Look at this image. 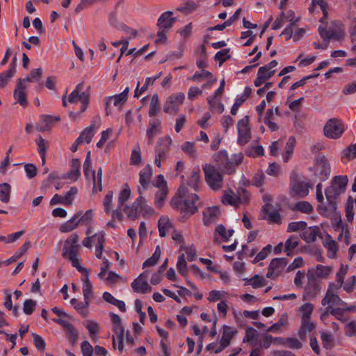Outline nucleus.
<instances>
[{"label":"nucleus","mask_w":356,"mask_h":356,"mask_svg":"<svg viewBox=\"0 0 356 356\" xmlns=\"http://www.w3.org/2000/svg\"><path fill=\"white\" fill-rule=\"evenodd\" d=\"M177 194L179 197L172 200L173 207L179 210L180 213H186L188 215H194L197 212L201 203L197 194H189L188 188L184 184L179 186Z\"/></svg>","instance_id":"f257e3e1"},{"label":"nucleus","mask_w":356,"mask_h":356,"mask_svg":"<svg viewBox=\"0 0 356 356\" xmlns=\"http://www.w3.org/2000/svg\"><path fill=\"white\" fill-rule=\"evenodd\" d=\"M213 159L219 169L232 175L235 172L236 167L241 164L243 156L241 154H234L233 158L229 159L227 151L222 149L214 154Z\"/></svg>","instance_id":"f03ea898"},{"label":"nucleus","mask_w":356,"mask_h":356,"mask_svg":"<svg viewBox=\"0 0 356 356\" xmlns=\"http://www.w3.org/2000/svg\"><path fill=\"white\" fill-rule=\"evenodd\" d=\"M342 193L336 186L331 185L325 190V195L327 202V205L318 204L317 211L320 215L328 217L337 210L336 199Z\"/></svg>","instance_id":"7ed1b4c3"},{"label":"nucleus","mask_w":356,"mask_h":356,"mask_svg":"<svg viewBox=\"0 0 356 356\" xmlns=\"http://www.w3.org/2000/svg\"><path fill=\"white\" fill-rule=\"evenodd\" d=\"M78 242L79 236L77 234L74 233L65 240L62 250V257L65 259H67L74 268H78L79 264L80 263L78 258V252L80 245Z\"/></svg>","instance_id":"20e7f679"},{"label":"nucleus","mask_w":356,"mask_h":356,"mask_svg":"<svg viewBox=\"0 0 356 356\" xmlns=\"http://www.w3.org/2000/svg\"><path fill=\"white\" fill-rule=\"evenodd\" d=\"M205 181L207 184L213 190H218L222 187V175L215 168L214 165L207 164L203 167Z\"/></svg>","instance_id":"39448f33"},{"label":"nucleus","mask_w":356,"mask_h":356,"mask_svg":"<svg viewBox=\"0 0 356 356\" xmlns=\"http://www.w3.org/2000/svg\"><path fill=\"white\" fill-rule=\"evenodd\" d=\"M345 131L343 122L338 118H331L325 123L323 131L327 138L332 139L339 138Z\"/></svg>","instance_id":"423d86ee"},{"label":"nucleus","mask_w":356,"mask_h":356,"mask_svg":"<svg viewBox=\"0 0 356 356\" xmlns=\"http://www.w3.org/2000/svg\"><path fill=\"white\" fill-rule=\"evenodd\" d=\"M129 92V88H126L120 94L108 96L104 98V108L106 115L108 116L111 115V111L110 109V104L113 102V106H115L118 110H121L127 100L128 94Z\"/></svg>","instance_id":"0eeeda50"},{"label":"nucleus","mask_w":356,"mask_h":356,"mask_svg":"<svg viewBox=\"0 0 356 356\" xmlns=\"http://www.w3.org/2000/svg\"><path fill=\"white\" fill-rule=\"evenodd\" d=\"M83 88V83H79L76 85L75 89L70 94L67 101L70 104H76L79 100L82 106L81 107V113H83L88 108L90 95L87 92H81Z\"/></svg>","instance_id":"6e6552de"},{"label":"nucleus","mask_w":356,"mask_h":356,"mask_svg":"<svg viewBox=\"0 0 356 356\" xmlns=\"http://www.w3.org/2000/svg\"><path fill=\"white\" fill-rule=\"evenodd\" d=\"M290 179L291 188L297 195L300 197H305L309 194V188L311 186L304 181H300L296 172H291Z\"/></svg>","instance_id":"1a4fd4ad"},{"label":"nucleus","mask_w":356,"mask_h":356,"mask_svg":"<svg viewBox=\"0 0 356 356\" xmlns=\"http://www.w3.org/2000/svg\"><path fill=\"white\" fill-rule=\"evenodd\" d=\"M185 99V95L183 92H177L172 94L166 99L164 106L163 111L166 113L171 114L173 112H177Z\"/></svg>","instance_id":"9d476101"},{"label":"nucleus","mask_w":356,"mask_h":356,"mask_svg":"<svg viewBox=\"0 0 356 356\" xmlns=\"http://www.w3.org/2000/svg\"><path fill=\"white\" fill-rule=\"evenodd\" d=\"M316 175L321 181H325L330 175V165L324 155L319 154L315 159Z\"/></svg>","instance_id":"9b49d317"},{"label":"nucleus","mask_w":356,"mask_h":356,"mask_svg":"<svg viewBox=\"0 0 356 356\" xmlns=\"http://www.w3.org/2000/svg\"><path fill=\"white\" fill-rule=\"evenodd\" d=\"M248 124L249 118L248 115L238 120L237 123L238 143L241 145H245L251 138V132Z\"/></svg>","instance_id":"f8f14e48"},{"label":"nucleus","mask_w":356,"mask_h":356,"mask_svg":"<svg viewBox=\"0 0 356 356\" xmlns=\"http://www.w3.org/2000/svg\"><path fill=\"white\" fill-rule=\"evenodd\" d=\"M138 193L140 194L139 197H138L131 205H126L123 211L126 213L128 218L135 220L138 218L140 210V202L143 201V190L140 187L138 188Z\"/></svg>","instance_id":"ddd939ff"},{"label":"nucleus","mask_w":356,"mask_h":356,"mask_svg":"<svg viewBox=\"0 0 356 356\" xmlns=\"http://www.w3.org/2000/svg\"><path fill=\"white\" fill-rule=\"evenodd\" d=\"M311 270H309L307 272L308 282L305 286V299H312L314 298L320 291L319 284L314 275L310 274Z\"/></svg>","instance_id":"4468645a"},{"label":"nucleus","mask_w":356,"mask_h":356,"mask_svg":"<svg viewBox=\"0 0 356 356\" xmlns=\"http://www.w3.org/2000/svg\"><path fill=\"white\" fill-rule=\"evenodd\" d=\"M220 213H221L219 207L213 206L207 207L202 213L204 225L208 226L218 220Z\"/></svg>","instance_id":"2eb2a0df"},{"label":"nucleus","mask_w":356,"mask_h":356,"mask_svg":"<svg viewBox=\"0 0 356 356\" xmlns=\"http://www.w3.org/2000/svg\"><path fill=\"white\" fill-rule=\"evenodd\" d=\"M288 264V260L286 258H275L271 260L268 268L266 277L273 278L276 270L282 269Z\"/></svg>","instance_id":"dca6fc26"},{"label":"nucleus","mask_w":356,"mask_h":356,"mask_svg":"<svg viewBox=\"0 0 356 356\" xmlns=\"http://www.w3.org/2000/svg\"><path fill=\"white\" fill-rule=\"evenodd\" d=\"M172 15V13L171 11H166L159 17L157 26L159 29H169L173 26L176 18L171 17Z\"/></svg>","instance_id":"f3484780"},{"label":"nucleus","mask_w":356,"mask_h":356,"mask_svg":"<svg viewBox=\"0 0 356 356\" xmlns=\"http://www.w3.org/2000/svg\"><path fill=\"white\" fill-rule=\"evenodd\" d=\"M161 133V121L159 119H152L149 121V128L147 130L148 143L152 144L154 137Z\"/></svg>","instance_id":"a211bd4d"},{"label":"nucleus","mask_w":356,"mask_h":356,"mask_svg":"<svg viewBox=\"0 0 356 356\" xmlns=\"http://www.w3.org/2000/svg\"><path fill=\"white\" fill-rule=\"evenodd\" d=\"M316 328V324L310 321V319H302L301 325L298 330V337L302 341H305L307 338V332H310Z\"/></svg>","instance_id":"6ab92c4d"},{"label":"nucleus","mask_w":356,"mask_h":356,"mask_svg":"<svg viewBox=\"0 0 356 356\" xmlns=\"http://www.w3.org/2000/svg\"><path fill=\"white\" fill-rule=\"evenodd\" d=\"M131 287L136 293H147L152 291V287L148 284L147 280L140 278H136L132 282Z\"/></svg>","instance_id":"aec40b11"},{"label":"nucleus","mask_w":356,"mask_h":356,"mask_svg":"<svg viewBox=\"0 0 356 356\" xmlns=\"http://www.w3.org/2000/svg\"><path fill=\"white\" fill-rule=\"evenodd\" d=\"M151 176L152 168L149 164H147L139 173V182L143 191L148 188Z\"/></svg>","instance_id":"412c9836"},{"label":"nucleus","mask_w":356,"mask_h":356,"mask_svg":"<svg viewBox=\"0 0 356 356\" xmlns=\"http://www.w3.org/2000/svg\"><path fill=\"white\" fill-rule=\"evenodd\" d=\"M81 211L77 212L70 220L60 227V231L63 233H67L76 229L79 224L77 219L81 216Z\"/></svg>","instance_id":"4be33fe9"},{"label":"nucleus","mask_w":356,"mask_h":356,"mask_svg":"<svg viewBox=\"0 0 356 356\" xmlns=\"http://www.w3.org/2000/svg\"><path fill=\"white\" fill-rule=\"evenodd\" d=\"M171 143L172 140L168 136L159 139L158 143L159 147L156 149V153H158L159 156H164L165 158L169 152Z\"/></svg>","instance_id":"5701e85b"},{"label":"nucleus","mask_w":356,"mask_h":356,"mask_svg":"<svg viewBox=\"0 0 356 356\" xmlns=\"http://www.w3.org/2000/svg\"><path fill=\"white\" fill-rule=\"evenodd\" d=\"M100 122V118L98 116H96L93 118L91 124L86 128L80 135L83 137L85 142L87 143H90L92 140V138L94 136V129L96 123H99Z\"/></svg>","instance_id":"b1692460"},{"label":"nucleus","mask_w":356,"mask_h":356,"mask_svg":"<svg viewBox=\"0 0 356 356\" xmlns=\"http://www.w3.org/2000/svg\"><path fill=\"white\" fill-rule=\"evenodd\" d=\"M270 205L265 204L262 207L263 213L267 216L265 219L268 220L270 222L280 224L282 222V218L280 213L277 211H269V207Z\"/></svg>","instance_id":"393cba45"},{"label":"nucleus","mask_w":356,"mask_h":356,"mask_svg":"<svg viewBox=\"0 0 356 356\" xmlns=\"http://www.w3.org/2000/svg\"><path fill=\"white\" fill-rule=\"evenodd\" d=\"M319 234V228L317 226H314L309 227L308 230L304 231L301 236L306 243H309L314 242Z\"/></svg>","instance_id":"a878e982"},{"label":"nucleus","mask_w":356,"mask_h":356,"mask_svg":"<svg viewBox=\"0 0 356 356\" xmlns=\"http://www.w3.org/2000/svg\"><path fill=\"white\" fill-rule=\"evenodd\" d=\"M172 228V224L167 216H162L158 221V229L159 236L165 237L166 236V231Z\"/></svg>","instance_id":"bb28decb"},{"label":"nucleus","mask_w":356,"mask_h":356,"mask_svg":"<svg viewBox=\"0 0 356 356\" xmlns=\"http://www.w3.org/2000/svg\"><path fill=\"white\" fill-rule=\"evenodd\" d=\"M324 246L327 249V256L331 259L334 258L338 251V245L337 242L332 239L330 234L327 235Z\"/></svg>","instance_id":"cd10ccee"},{"label":"nucleus","mask_w":356,"mask_h":356,"mask_svg":"<svg viewBox=\"0 0 356 356\" xmlns=\"http://www.w3.org/2000/svg\"><path fill=\"white\" fill-rule=\"evenodd\" d=\"M236 334V330H232L229 326L224 325L222 336L220 342H221L222 344L225 345L227 347L230 344L232 339Z\"/></svg>","instance_id":"c85d7f7f"},{"label":"nucleus","mask_w":356,"mask_h":356,"mask_svg":"<svg viewBox=\"0 0 356 356\" xmlns=\"http://www.w3.org/2000/svg\"><path fill=\"white\" fill-rule=\"evenodd\" d=\"M200 178V168L197 167L192 171L189 179L187 181V185L192 188L195 191H197Z\"/></svg>","instance_id":"c756f323"},{"label":"nucleus","mask_w":356,"mask_h":356,"mask_svg":"<svg viewBox=\"0 0 356 356\" xmlns=\"http://www.w3.org/2000/svg\"><path fill=\"white\" fill-rule=\"evenodd\" d=\"M296 142V138L293 136L289 138L285 146L284 152L282 154L283 160L285 163H287L289 161L290 157L293 154Z\"/></svg>","instance_id":"7c9ffc66"},{"label":"nucleus","mask_w":356,"mask_h":356,"mask_svg":"<svg viewBox=\"0 0 356 356\" xmlns=\"http://www.w3.org/2000/svg\"><path fill=\"white\" fill-rule=\"evenodd\" d=\"M234 232L233 229H227L223 225L220 224L216 227L214 235L218 234L222 237L223 241L227 242L232 236Z\"/></svg>","instance_id":"2f4dec72"},{"label":"nucleus","mask_w":356,"mask_h":356,"mask_svg":"<svg viewBox=\"0 0 356 356\" xmlns=\"http://www.w3.org/2000/svg\"><path fill=\"white\" fill-rule=\"evenodd\" d=\"M299 245V239L296 236H291L286 241L284 244V251L286 253L287 256H291V251L297 248Z\"/></svg>","instance_id":"473e14b6"},{"label":"nucleus","mask_w":356,"mask_h":356,"mask_svg":"<svg viewBox=\"0 0 356 356\" xmlns=\"http://www.w3.org/2000/svg\"><path fill=\"white\" fill-rule=\"evenodd\" d=\"M93 237H95V239L97 240V245L95 248V255L98 259L102 258V250L104 247L105 243V236L104 234L102 232H100L99 234L93 235Z\"/></svg>","instance_id":"72a5a7b5"},{"label":"nucleus","mask_w":356,"mask_h":356,"mask_svg":"<svg viewBox=\"0 0 356 356\" xmlns=\"http://www.w3.org/2000/svg\"><path fill=\"white\" fill-rule=\"evenodd\" d=\"M274 119V113H273V109L269 108L267 110L266 113V116L264 119V124L268 126V127L272 131H276L278 130L279 127L276 123L273 122V120Z\"/></svg>","instance_id":"f704fd0d"},{"label":"nucleus","mask_w":356,"mask_h":356,"mask_svg":"<svg viewBox=\"0 0 356 356\" xmlns=\"http://www.w3.org/2000/svg\"><path fill=\"white\" fill-rule=\"evenodd\" d=\"M161 248L159 245H157L155 248L154 252L151 257L146 259L143 264V268L151 267L156 265L161 256Z\"/></svg>","instance_id":"c9c22d12"},{"label":"nucleus","mask_w":356,"mask_h":356,"mask_svg":"<svg viewBox=\"0 0 356 356\" xmlns=\"http://www.w3.org/2000/svg\"><path fill=\"white\" fill-rule=\"evenodd\" d=\"M11 192L10 185L8 183L0 184V201L3 203H8L10 201Z\"/></svg>","instance_id":"e433bc0d"},{"label":"nucleus","mask_w":356,"mask_h":356,"mask_svg":"<svg viewBox=\"0 0 356 356\" xmlns=\"http://www.w3.org/2000/svg\"><path fill=\"white\" fill-rule=\"evenodd\" d=\"M26 88L22 86L21 88H18V84L17 83L16 88L14 91V97L17 101V102L22 106H26L28 104L26 96L24 92V90Z\"/></svg>","instance_id":"4c0bfd02"},{"label":"nucleus","mask_w":356,"mask_h":356,"mask_svg":"<svg viewBox=\"0 0 356 356\" xmlns=\"http://www.w3.org/2000/svg\"><path fill=\"white\" fill-rule=\"evenodd\" d=\"M348 179V177L344 175L335 176L333 179L332 185L336 186L337 188L343 193L346 190Z\"/></svg>","instance_id":"58836bf2"},{"label":"nucleus","mask_w":356,"mask_h":356,"mask_svg":"<svg viewBox=\"0 0 356 356\" xmlns=\"http://www.w3.org/2000/svg\"><path fill=\"white\" fill-rule=\"evenodd\" d=\"M42 124L40 131H44L49 129V126L54 123L55 122H59L60 118L59 116H52V115H42Z\"/></svg>","instance_id":"ea45409f"},{"label":"nucleus","mask_w":356,"mask_h":356,"mask_svg":"<svg viewBox=\"0 0 356 356\" xmlns=\"http://www.w3.org/2000/svg\"><path fill=\"white\" fill-rule=\"evenodd\" d=\"M177 268L180 275L186 277L188 274V266L186 261L184 254H181L178 257Z\"/></svg>","instance_id":"a19ab883"},{"label":"nucleus","mask_w":356,"mask_h":356,"mask_svg":"<svg viewBox=\"0 0 356 356\" xmlns=\"http://www.w3.org/2000/svg\"><path fill=\"white\" fill-rule=\"evenodd\" d=\"M131 195V190L127 184L124 185L123 189L120 191L118 196V205L122 207L124 203L128 200Z\"/></svg>","instance_id":"79ce46f5"},{"label":"nucleus","mask_w":356,"mask_h":356,"mask_svg":"<svg viewBox=\"0 0 356 356\" xmlns=\"http://www.w3.org/2000/svg\"><path fill=\"white\" fill-rule=\"evenodd\" d=\"M321 339L322 341L323 346L327 350H330L334 346L333 336L327 332H322L321 333Z\"/></svg>","instance_id":"37998d69"},{"label":"nucleus","mask_w":356,"mask_h":356,"mask_svg":"<svg viewBox=\"0 0 356 356\" xmlns=\"http://www.w3.org/2000/svg\"><path fill=\"white\" fill-rule=\"evenodd\" d=\"M245 154L249 157H258L260 156H263L264 154V148L261 145L257 146H252L250 147H248L245 150Z\"/></svg>","instance_id":"c03bdc74"},{"label":"nucleus","mask_w":356,"mask_h":356,"mask_svg":"<svg viewBox=\"0 0 356 356\" xmlns=\"http://www.w3.org/2000/svg\"><path fill=\"white\" fill-rule=\"evenodd\" d=\"M86 329L88 330L90 337L95 341L97 339L95 338V336L98 333L99 330V324L94 321H88L86 325Z\"/></svg>","instance_id":"a18cd8bd"},{"label":"nucleus","mask_w":356,"mask_h":356,"mask_svg":"<svg viewBox=\"0 0 356 356\" xmlns=\"http://www.w3.org/2000/svg\"><path fill=\"white\" fill-rule=\"evenodd\" d=\"M160 106L159 99L157 94H154L152 97L149 110L148 112L149 117H154L157 114L158 109Z\"/></svg>","instance_id":"49530a36"},{"label":"nucleus","mask_w":356,"mask_h":356,"mask_svg":"<svg viewBox=\"0 0 356 356\" xmlns=\"http://www.w3.org/2000/svg\"><path fill=\"white\" fill-rule=\"evenodd\" d=\"M294 209L305 213H310L313 211L312 205L307 201L298 202L294 207Z\"/></svg>","instance_id":"de8ad7c7"},{"label":"nucleus","mask_w":356,"mask_h":356,"mask_svg":"<svg viewBox=\"0 0 356 356\" xmlns=\"http://www.w3.org/2000/svg\"><path fill=\"white\" fill-rule=\"evenodd\" d=\"M183 152L187 154L190 157L194 158L196 155V149L195 146V143L186 141L184 142L181 147Z\"/></svg>","instance_id":"09e8293b"},{"label":"nucleus","mask_w":356,"mask_h":356,"mask_svg":"<svg viewBox=\"0 0 356 356\" xmlns=\"http://www.w3.org/2000/svg\"><path fill=\"white\" fill-rule=\"evenodd\" d=\"M343 158H346L349 161L356 158V143L349 145L343 150L341 159Z\"/></svg>","instance_id":"8fccbe9b"},{"label":"nucleus","mask_w":356,"mask_h":356,"mask_svg":"<svg viewBox=\"0 0 356 356\" xmlns=\"http://www.w3.org/2000/svg\"><path fill=\"white\" fill-rule=\"evenodd\" d=\"M168 194V188L167 187H163L159 190L155 194V200L154 204L158 207H161L162 206L163 202L165 200Z\"/></svg>","instance_id":"3c124183"},{"label":"nucleus","mask_w":356,"mask_h":356,"mask_svg":"<svg viewBox=\"0 0 356 356\" xmlns=\"http://www.w3.org/2000/svg\"><path fill=\"white\" fill-rule=\"evenodd\" d=\"M287 323V315L284 314L281 316V318L279 319V321L272 325L270 327H269L267 329V332H277L282 326H284L286 325Z\"/></svg>","instance_id":"603ef678"},{"label":"nucleus","mask_w":356,"mask_h":356,"mask_svg":"<svg viewBox=\"0 0 356 356\" xmlns=\"http://www.w3.org/2000/svg\"><path fill=\"white\" fill-rule=\"evenodd\" d=\"M36 305L37 302L35 300L32 299L26 300L23 304V312L26 315L32 314L35 309Z\"/></svg>","instance_id":"864d4df0"},{"label":"nucleus","mask_w":356,"mask_h":356,"mask_svg":"<svg viewBox=\"0 0 356 356\" xmlns=\"http://www.w3.org/2000/svg\"><path fill=\"white\" fill-rule=\"evenodd\" d=\"M314 305L309 302L305 303L303 305L300 307V310L302 311V319H310L312 313L314 310Z\"/></svg>","instance_id":"5fc2aeb1"},{"label":"nucleus","mask_w":356,"mask_h":356,"mask_svg":"<svg viewBox=\"0 0 356 356\" xmlns=\"http://www.w3.org/2000/svg\"><path fill=\"white\" fill-rule=\"evenodd\" d=\"M246 282L251 284L254 289H257L264 286V279L263 277L255 275L250 279H245Z\"/></svg>","instance_id":"6e6d98bb"},{"label":"nucleus","mask_w":356,"mask_h":356,"mask_svg":"<svg viewBox=\"0 0 356 356\" xmlns=\"http://www.w3.org/2000/svg\"><path fill=\"white\" fill-rule=\"evenodd\" d=\"M110 315H111L112 323L113 324L114 332L115 334H117L118 331H119V330H118L119 328L122 329V330L124 331V327L122 326V319L120 317V316L116 314H114V313H111Z\"/></svg>","instance_id":"4d7b16f0"},{"label":"nucleus","mask_w":356,"mask_h":356,"mask_svg":"<svg viewBox=\"0 0 356 356\" xmlns=\"http://www.w3.org/2000/svg\"><path fill=\"white\" fill-rule=\"evenodd\" d=\"M91 152L89 151L87 153L85 161L83 163V173L86 176V179H89L90 175L92 176V171L90 170L91 165H92V161L90 157Z\"/></svg>","instance_id":"13d9d810"},{"label":"nucleus","mask_w":356,"mask_h":356,"mask_svg":"<svg viewBox=\"0 0 356 356\" xmlns=\"http://www.w3.org/2000/svg\"><path fill=\"white\" fill-rule=\"evenodd\" d=\"M67 338L70 341L71 343L74 346L78 341L79 332L72 325L69 329L66 330Z\"/></svg>","instance_id":"bf43d9fd"},{"label":"nucleus","mask_w":356,"mask_h":356,"mask_svg":"<svg viewBox=\"0 0 356 356\" xmlns=\"http://www.w3.org/2000/svg\"><path fill=\"white\" fill-rule=\"evenodd\" d=\"M229 51V49H223L218 51L214 56L215 60H219L220 65H221L226 60L230 58Z\"/></svg>","instance_id":"052dcab7"},{"label":"nucleus","mask_w":356,"mask_h":356,"mask_svg":"<svg viewBox=\"0 0 356 356\" xmlns=\"http://www.w3.org/2000/svg\"><path fill=\"white\" fill-rule=\"evenodd\" d=\"M35 143L38 145V151L39 154H46L47 149L49 147V143L40 136L36 140Z\"/></svg>","instance_id":"680f3d73"},{"label":"nucleus","mask_w":356,"mask_h":356,"mask_svg":"<svg viewBox=\"0 0 356 356\" xmlns=\"http://www.w3.org/2000/svg\"><path fill=\"white\" fill-rule=\"evenodd\" d=\"M318 33L321 38L323 40H329L330 39L334 38L336 35V33L333 30H327L325 28L320 26L318 27Z\"/></svg>","instance_id":"e2e57ef3"},{"label":"nucleus","mask_w":356,"mask_h":356,"mask_svg":"<svg viewBox=\"0 0 356 356\" xmlns=\"http://www.w3.org/2000/svg\"><path fill=\"white\" fill-rule=\"evenodd\" d=\"M331 273V268L318 264L316 267V275L318 277L325 278Z\"/></svg>","instance_id":"0e129e2a"},{"label":"nucleus","mask_w":356,"mask_h":356,"mask_svg":"<svg viewBox=\"0 0 356 356\" xmlns=\"http://www.w3.org/2000/svg\"><path fill=\"white\" fill-rule=\"evenodd\" d=\"M307 223L305 221L292 222L288 225L287 232H294L300 229H305Z\"/></svg>","instance_id":"69168bd1"},{"label":"nucleus","mask_w":356,"mask_h":356,"mask_svg":"<svg viewBox=\"0 0 356 356\" xmlns=\"http://www.w3.org/2000/svg\"><path fill=\"white\" fill-rule=\"evenodd\" d=\"M78 190L76 187H71L70 189L65 193L63 197L64 204L71 205L72 204L74 196L77 193Z\"/></svg>","instance_id":"338daca9"},{"label":"nucleus","mask_w":356,"mask_h":356,"mask_svg":"<svg viewBox=\"0 0 356 356\" xmlns=\"http://www.w3.org/2000/svg\"><path fill=\"white\" fill-rule=\"evenodd\" d=\"M140 213L143 216H150L154 213V210L150 206L147 205L145 199L143 197V201L140 202Z\"/></svg>","instance_id":"774afa93"}]
</instances>
